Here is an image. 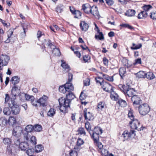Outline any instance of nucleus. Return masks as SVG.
Here are the masks:
<instances>
[{"label":"nucleus","instance_id":"de8ad7c7","mask_svg":"<svg viewBox=\"0 0 156 156\" xmlns=\"http://www.w3.org/2000/svg\"><path fill=\"white\" fill-rule=\"evenodd\" d=\"M3 112L4 114L7 115H9L11 113L9 108L8 107L5 108H4Z\"/></svg>","mask_w":156,"mask_h":156},{"label":"nucleus","instance_id":"49530a36","mask_svg":"<svg viewBox=\"0 0 156 156\" xmlns=\"http://www.w3.org/2000/svg\"><path fill=\"white\" fill-rule=\"evenodd\" d=\"M41 129L42 127L40 125L37 124L34 126V130L35 131L40 132Z\"/></svg>","mask_w":156,"mask_h":156},{"label":"nucleus","instance_id":"f257e3e1","mask_svg":"<svg viewBox=\"0 0 156 156\" xmlns=\"http://www.w3.org/2000/svg\"><path fill=\"white\" fill-rule=\"evenodd\" d=\"M102 129L100 128H95L94 131L91 132V136L94 141V143L97 142L99 140V133L101 134L102 133Z\"/></svg>","mask_w":156,"mask_h":156},{"label":"nucleus","instance_id":"4468645a","mask_svg":"<svg viewBox=\"0 0 156 156\" xmlns=\"http://www.w3.org/2000/svg\"><path fill=\"white\" fill-rule=\"evenodd\" d=\"M90 13L94 16H97L98 18L100 16L97 7L96 6L94 5L91 7Z\"/></svg>","mask_w":156,"mask_h":156},{"label":"nucleus","instance_id":"a18cd8bd","mask_svg":"<svg viewBox=\"0 0 156 156\" xmlns=\"http://www.w3.org/2000/svg\"><path fill=\"white\" fill-rule=\"evenodd\" d=\"M99 152L103 156H104L108 154V151L107 149L104 148L100 151Z\"/></svg>","mask_w":156,"mask_h":156},{"label":"nucleus","instance_id":"2f4dec72","mask_svg":"<svg viewBox=\"0 0 156 156\" xmlns=\"http://www.w3.org/2000/svg\"><path fill=\"white\" fill-rule=\"evenodd\" d=\"M34 130V126L32 125H27L25 129V131L28 133H31Z\"/></svg>","mask_w":156,"mask_h":156},{"label":"nucleus","instance_id":"6e6d98bb","mask_svg":"<svg viewBox=\"0 0 156 156\" xmlns=\"http://www.w3.org/2000/svg\"><path fill=\"white\" fill-rule=\"evenodd\" d=\"M128 116L131 119V121L136 119L134 118V116L133 114V111L131 110L129 111V113L128 114Z\"/></svg>","mask_w":156,"mask_h":156},{"label":"nucleus","instance_id":"0e129e2a","mask_svg":"<svg viewBox=\"0 0 156 156\" xmlns=\"http://www.w3.org/2000/svg\"><path fill=\"white\" fill-rule=\"evenodd\" d=\"M150 18L153 20H156V12H153L150 13Z\"/></svg>","mask_w":156,"mask_h":156},{"label":"nucleus","instance_id":"f03ea898","mask_svg":"<svg viewBox=\"0 0 156 156\" xmlns=\"http://www.w3.org/2000/svg\"><path fill=\"white\" fill-rule=\"evenodd\" d=\"M10 59L9 57L6 55H2L0 57V70H2L3 67L7 65Z\"/></svg>","mask_w":156,"mask_h":156},{"label":"nucleus","instance_id":"bf43d9fd","mask_svg":"<svg viewBox=\"0 0 156 156\" xmlns=\"http://www.w3.org/2000/svg\"><path fill=\"white\" fill-rule=\"evenodd\" d=\"M22 26L23 30L24 33L25 34L26 32L28 31V28L29 26L28 24H22Z\"/></svg>","mask_w":156,"mask_h":156},{"label":"nucleus","instance_id":"e2e57ef3","mask_svg":"<svg viewBox=\"0 0 156 156\" xmlns=\"http://www.w3.org/2000/svg\"><path fill=\"white\" fill-rule=\"evenodd\" d=\"M34 152V150L33 148L28 149L26 151L27 154L29 156H31L33 155V154Z\"/></svg>","mask_w":156,"mask_h":156},{"label":"nucleus","instance_id":"2eb2a0df","mask_svg":"<svg viewBox=\"0 0 156 156\" xmlns=\"http://www.w3.org/2000/svg\"><path fill=\"white\" fill-rule=\"evenodd\" d=\"M91 7L90 5L88 4H83L82 7V10L87 14L90 13L91 10Z\"/></svg>","mask_w":156,"mask_h":156},{"label":"nucleus","instance_id":"aec40b11","mask_svg":"<svg viewBox=\"0 0 156 156\" xmlns=\"http://www.w3.org/2000/svg\"><path fill=\"white\" fill-rule=\"evenodd\" d=\"M11 92L12 94L14 97H16L17 94L19 93L20 90L18 89L16 85H15L12 88Z\"/></svg>","mask_w":156,"mask_h":156},{"label":"nucleus","instance_id":"c85d7f7f","mask_svg":"<svg viewBox=\"0 0 156 156\" xmlns=\"http://www.w3.org/2000/svg\"><path fill=\"white\" fill-rule=\"evenodd\" d=\"M8 122L9 125H12L16 122V119L14 117L10 116L9 117Z\"/></svg>","mask_w":156,"mask_h":156},{"label":"nucleus","instance_id":"0eeeda50","mask_svg":"<svg viewBox=\"0 0 156 156\" xmlns=\"http://www.w3.org/2000/svg\"><path fill=\"white\" fill-rule=\"evenodd\" d=\"M83 115L85 119L87 121H92L94 119L92 114L88 111L87 109L85 108L83 110Z\"/></svg>","mask_w":156,"mask_h":156},{"label":"nucleus","instance_id":"4c0bfd02","mask_svg":"<svg viewBox=\"0 0 156 156\" xmlns=\"http://www.w3.org/2000/svg\"><path fill=\"white\" fill-rule=\"evenodd\" d=\"M52 53L55 56H59L61 53L59 50L56 48H54L52 51Z\"/></svg>","mask_w":156,"mask_h":156},{"label":"nucleus","instance_id":"3c124183","mask_svg":"<svg viewBox=\"0 0 156 156\" xmlns=\"http://www.w3.org/2000/svg\"><path fill=\"white\" fill-rule=\"evenodd\" d=\"M95 80L97 83H99L102 86L103 85V83L104 82L102 78L100 77L96 78Z\"/></svg>","mask_w":156,"mask_h":156},{"label":"nucleus","instance_id":"dca6fc26","mask_svg":"<svg viewBox=\"0 0 156 156\" xmlns=\"http://www.w3.org/2000/svg\"><path fill=\"white\" fill-rule=\"evenodd\" d=\"M80 28L83 31H86L89 27L88 24L85 21H81L80 24Z\"/></svg>","mask_w":156,"mask_h":156},{"label":"nucleus","instance_id":"864d4df0","mask_svg":"<svg viewBox=\"0 0 156 156\" xmlns=\"http://www.w3.org/2000/svg\"><path fill=\"white\" fill-rule=\"evenodd\" d=\"M3 141L5 144L9 145L10 144L11 142V139L8 138H4L3 139Z\"/></svg>","mask_w":156,"mask_h":156},{"label":"nucleus","instance_id":"473e14b6","mask_svg":"<svg viewBox=\"0 0 156 156\" xmlns=\"http://www.w3.org/2000/svg\"><path fill=\"white\" fill-rule=\"evenodd\" d=\"M119 73L120 76L122 79L124 75L126 73V71L125 68H121L119 70Z\"/></svg>","mask_w":156,"mask_h":156},{"label":"nucleus","instance_id":"b1692460","mask_svg":"<svg viewBox=\"0 0 156 156\" xmlns=\"http://www.w3.org/2000/svg\"><path fill=\"white\" fill-rule=\"evenodd\" d=\"M118 94L115 93L113 90L111 92L110 97L112 100L117 101L118 99Z\"/></svg>","mask_w":156,"mask_h":156},{"label":"nucleus","instance_id":"ea45409f","mask_svg":"<svg viewBox=\"0 0 156 156\" xmlns=\"http://www.w3.org/2000/svg\"><path fill=\"white\" fill-rule=\"evenodd\" d=\"M133 47H131V49L133 50L139 49L142 46V45L141 44H139L138 45H136L134 43H133Z\"/></svg>","mask_w":156,"mask_h":156},{"label":"nucleus","instance_id":"6ab92c4d","mask_svg":"<svg viewBox=\"0 0 156 156\" xmlns=\"http://www.w3.org/2000/svg\"><path fill=\"white\" fill-rule=\"evenodd\" d=\"M65 86L66 87V89L67 90V92H68L69 93L74 90V87L73 85L71 83H70V82H67L65 84Z\"/></svg>","mask_w":156,"mask_h":156},{"label":"nucleus","instance_id":"9d476101","mask_svg":"<svg viewBox=\"0 0 156 156\" xmlns=\"http://www.w3.org/2000/svg\"><path fill=\"white\" fill-rule=\"evenodd\" d=\"M58 101L59 105H65V106L69 107L71 101L66 98H63L62 97L61 98L59 99Z\"/></svg>","mask_w":156,"mask_h":156},{"label":"nucleus","instance_id":"37998d69","mask_svg":"<svg viewBox=\"0 0 156 156\" xmlns=\"http://www.w3.org/2000/svg\"><path fill=\"white\" fill-rule=\"evenodd\" d=\"M128 86H126L124 85H119V87L120 89V90L125 94V91L127 89Z\"/></svg>","mask_w":156,"mask_h":156},{"label":"nucleus","instance_id":"cd10ccee","mask_svg":"<svg viewBox=\"0 0 156 156\" xmlns=\"http://www.w3.org/2000/svg\"><path fill=\"white\" fill-rule=\"evenodd\" d=\"M75 96L72 92H69L66 95V98L71 101L75 98Z\"/></svg>","mask_w":156,"mask_h":156},{"label":"nucleus","instance_id":"f3484780","mask_svg":"<svg viewBox=\"0 0 156 156\" xmlns=\"http://www.w3.org/2000/svg\"><path fill=\"white\" fill-rule=\"evenodd\" d=\"M7 33L8 38L5 40V42L6 43H9L11 41L12 38V37H11V36L13 34V29H10L7 32Z\"/></svg>","mask_w":156,"mask_h":156},{"label":"nucleus","instance_id":"a19ab883","mask_svg":"<svg viewBox=\"0 0 156 156\" xmlns=\"http://www.w3.org/2000/svg\"><path fill=\"white\" fill-rule=\"evenodd\" d=\"M118 103L119 105L122 107H125L127 105V103L126 101L122 99H119Z\"/></svg>","mask_w":156,"mask_h":156},{"label":"nucleus","instance_id":"72a5a7b5","mask_svg":"<svg viewBox=\"0 0 156 156\" xmlns=\"http://www.w3.org/2000/svg\"><path fill=\"white\" fill-rule=\"evenodd\" d=\"M85 127L87 131L91 135V132H92L93 131L91 130V127L89 122L85 123Z\"/></svg>","mask_w":156,"mask_h":156},{"label":"nucleus","instance_id":"423d86ee","mask_svg":"<svg viewBox=\"0 0 156 156\" xmlns=\"http://www.w3.org/2000/svg\"><path fill=\"white\" fill-rule=\"evenodd\" d=\"M10 107L11 112L12 114L16 115L18 114L20 111V108L19 106L16 104L15 102H13L12 106H9Z\"/></svg>","mask_w":156,"mask_h":156},{"label":"nucleus","instance_id":"f8f14e48","mask_svg":"<svg viewBox=\"0 0 156 156\" xmlns=\"http://www.w3.org/2000/svg\"><path fill=\"white\" fill-rule=\"evenodd\" d=\"M132 101L133 102V105L135 106L139 105L141 101L140 98L137 95H134L131 98Z\"/></svg>","mask_w":156,"mask_h":156},{"label":"nucleus","instance_id":"bb28decb","mask_svg":"<svg viewBox=\"0 0 156 156\" xmlns=\"http://www.w3.org/2000/svg\"><path fill=\"white\" fill-rule=\"evenodd\" d=\"M44 149V147L41 145H37L35 146V150L37 153L41 151Z\"/></svg>","mask_w":156,"mask_h":156},{"label":"nucleus","instance_id":"13d9d810","mask_svg":"<svg viewBox=\"0 0 156 156\" xmlns=\"http://www.w3.org/2000/svg\"><path fill=\"white\" fill-rule=\"evenodd\" d=\"M73 14L75 15V18L79 19L80 18L82 15L80 12L79 10H76Z\"/></svg>","mask_w":156,"mask_h":156},{"label":"nucleus","instance_id":"a878e982","mask_svg":"<svg viewBox=\"0 0 156 156\" xmlns=\"http://www.w3.org/2000/svg\"><path fill=\"white\" fill-rule=\"evenodd\" d=\"M147 16L146 12L142 11L138 14L137 17L139 19H143L146 18Z\"/></svg>","mask_w":156,"mask_h":156},{"label":"nucleus","instance_id":"680f3d73","mask_svg":"<svg viewBox=\"0 0 156 156\" xmlns=\"http://www.w3.org/2000/svg\"><path fill=\"white\" fill-rule=\"evenodd\" d=\"M60 106L59 109L61 112L63 113H66V108H68L66 106H65V105H60Z\"/></svg>","mask_w":156,"mask_h":156},{"label":"nucleus","instance_id":"79ce46f5","mask_svg":"<svg viewBox=\"0 0 156 156\" xmlns=\"http://www.w3.org/2000/svg\"><path fill=\"white\" fill-rule=\"evenodd\" d=\"M45 44H46V45H47L48 47L50 48H51L52 46L55 47L51 43V41L49 40H48L47 41H45V42H44L43 44V45L44 44V45Z\"/></svg>","mask_w":156,"mask_h":156},{"label":"nucleus","instance_id":"338daca9","mask_svg":"<svg viewBox=\"0 0 156 156\" xmlns=\"http://www.w3.org/2000/svg\"><path fill=\"white\" fill-rule=\"evenodd\" d=\"M24 138L27 140H28L30 136L29 133L26 132L23 134Z\"/></svg>","mask_w":156,"mask_h":156},{"label":"nucleus","instance_id":"5fc2aeb1","mask_svg":"<svg viewBox=\"0 0 156 156\" xmlns=\"http://www.w3.org/2000/svg\"><path fill=\"white\" fill-rule=\"evenodd\" d=\"M95 38L96 39H99L100 40H102L104 39V37L102 32L98 34V35H95Z\"/></svg>","mask_w":156,"mask_h":156},{"label":"nucleus","instance_id":"e433bc0d","mask_svg":"<svg viewBox=\"0 0 156 156\" xmlns=\"http://www.w3.org/2000/svg\"><path fill=\"white\" fill-rule=\"evenodd\" d=\"M146 73L142 71H140L136 74L137 77L140 78H144L145 77Z\"/></svg>","mask_w":156,"mask_h":156},{"label":"nucleus","instance_id":"09e8293b","mask_svg":"<svg viewBox=\"0 0 156 156\" xmlns=\"http://www.w3.org/2000/svg\"><path fill=\"white\" fill-rule=\"evenodd\" d=\"M83 141L81 138H79L77 140L76 144L75 146H77L79 148H80L79 147L83 144Z\"/></svg>","mask_w":156,"mask_h":156},{"label":"nucleus","instance_id":"7c9ffc66","mask_svg":"<svg viewBox=\"0 0 156 156\" xmlns=\"http://www.w3.org/2000/svg\"><path fill=\"white\" fill-rule=\"evenodd\" d=\"M145 77L148 79L152 80L154 78L155 76L152 72H149L146 73Z\"/></svg>","mask_w":156,"mask_h":156},{"label":"nucleus","instance_id":"58836bf2","mask_svg":"<svg viewBox=\"0 0 156 156\" xmlns=\"http://www.w3.org/2000/svg\"><path fill=\"white\" fill-rule=\"evenodd\" d=\"M25 96L26 100L29 101H30V102L34 99V97L32 95H30L26 94H25Z\"/></svg>","mask_w":156,"mask_h":156},{"label":"nucleus","instance_id":"f704fd0d","mask_svg":"<svg viewBox=\"0 0 156 156\" xmlns=\"http://www.w3.org/2000/svg\"><path fill=\"white\" fill-rule=\"evenodd\" d=\"M64 6L62 4H59L56 7V11L57 12H61L64 8Z\"/></svg>","mask_w":156,"mask_h":156},{"label":"nucleus","instance_id":"6e6552de","mask_svg":"<svg viewBox=\"0 0 156 156\" xmlns=\"http://www.w3.org/2000/svg\"><path fill=\"white\" fill-rule=\"evenodd\" d=\"M48 97L47 96L44 95L37 100L38 103L43 107L46 106L48 104Z\"/></svg>","mask_w":156,"mask_h":156},{"label":"nucleus","instance_id":"603ef678","mask_svg":"<svg viewBox=\"0 0 156 156\" xmlns=\"http://www.w3.org/2000/svg\"><path fill=\"white\" fill-rule=\"evenodd\" d=\"M59 91L62 93H65L67 92V90L66 89L65 85L64 86H60L59 88Z\"/></svg>","mask_w":156,"mask_h":156},{"label":"nucleus","instance_id":"69168bd1","mask_svg":"<svg viewBox=\"0 0 156 156\" xmlns=\"http://www.w3.org/2000/svg\"><path fill=\"white\" fill-rule=\"evenodd\" d=\"M97 144V146L98 148V151H99L101 150L102 149L104 148V147H103V146L102 144L101 143L99 142H97L96 143Z\"/></svg>","mask_w":156,"mask_h":156},{"label":"nucleus","instance_id":"7ed1b4c3","mask_svg":"<svg viewBox=\"0 0 156 156\" xmlns=\"http://www.w3.org/2000/svg\"><path fill=\"white\" fill-rule=\"evenodd\" d=\"M129 123L131 125V128L133 129H136L138 131L143 130L142 125L140 124V122L136 119L131 121Z\"/></svg>","mask_w":156,"mask_h":156},{"label":"nucleus","instance_id":"5701e85b","mask_svg":"<svg viewBox=\"0 0 156 156\" xmlns=\"http://www.w3.org/2000/svg\"><path fill=\"white\" fill-rule=\"evenodd\" d=\"M61 66L62 67L65 69L67 71H69L70 70V67L69 66L67 65L66 62L64 60H62Z\"/></svg>","mask_w":156,"mask_h":156},{"label":"nucleus","instance_id":"412c9836","mask_svg":"<svg viewBox=\"0 0 156 156\" xmlns=\"http://www.w3.org/2000/svg\"><path fill=\"white\" fill-rule=\"evenodd\" d=\"M136 13L135 11L134 10L129 9L126 12L125 15L129 17H131L134 16Z\"/></svg>","mask_w":156,"mask_h":156},{"label":"nucleus","instance_id":"c9c22d12","mask_svg":"<svg viewBox=\"0 0 156 156\" xmlns=\"http://www.w3.org/2000/svg\"><path fill=\"white\" fill-rule=\"evenodd\" d=\"M105 106V103L103 102H99L97 105V108L98 110H102L104 108Z\"/></svg>","mask_w":156,"mask_h":156},{"label":"nucleus","instance_id":"393cba45","mask_svg":"<svg viewBox=\"0 0 156 156\" xmlns=\"http://www.w3.org/2000/svg\"><path fill=\"white\" fill-rule=\"evenodd\" d=\"M56 110L55 109L52 108L48 111L47 113V115L51 117L54 116L55 114Z\"/></svg>","mask_w":156,"mask_h":156},{"label":"nucleus","instance_id":"20e7f679","mask_svg":"<svg viewBox=\"0 0 156 156\" xmlns=\"http://www.w3.org/2000/svg\"><path fill=\"white\" fill-rule=\"evenodd\" d=\"M140 113L142 115H145L150 111V108L147 104H143L139 107Z\"/></svg>","mask_w":156,"mask_h":156},{"label":"nucleus","instance_id":"ddd939ff","mask_svg":"<svg viewBox=\"0 0 156 156\" xmlns=\"http://www.w3.org/2000/svg\"><path fill=\"white\" fill-rule=\"evenodd\" d=\"M135 90L129 86L125 91V94H126L129 97H132L134 95H135Z\"/></svg>","mask_w":156,"mask_h":156},{"label":"nucleus","instance_id":"4be33fe9","mask_svg":"<svg viewBox=\"0 0 156 156\" xmlns=\"http://www.w3.org/2000/svg\"><path fill=\"white\" fill-rule=\"evenodd\" d=\"M152 8V7L151 5H145L143 7V8L144 10V11H143L146 12L147 15H148V12Z\"/></svg>","mask_w":156,"mask_h":156},{"label":"nucleus","instance_id":"c03bdc74","mask_svg":"<svg viewBox=\"0 0 156 156\" xmlns=\"http://www.w3.org/2000/svg\"><path fill=\"white\" fill-rule=\"evenodd\" d=\"M103 76L104 78L105 79L109 81H113V76H109L106 74H103Z\"/></svg>","mask_w":156,"mask_h":156},{"label":"nucleus","instance_id":"052dcab7","mask_svg":"<svg viewBox=\"0 0 156 156\" xmlns=\"http://www.w3.org/2000/svg\"><path fill=\"white\" fill-rule=\"evenodd\" d=\"M0 123L2 124V126H3L6 124L7 120L6 119L1 118L0 119Z\"/></svg>","mask_w":156,"mask_h":156},{"label":"nucleus","instance_id":"39448f33","mask_svg":"<svg viewBox=\"0 0 156 156\" xmlns=\"http://www.w3.org/2000/svg\"><path fill=\"white\" fill-rule=\"evenodd\" d=\"M23 129L20 126H17L14 128L12 131V135L16 137L21 136L22 133Z\"/></svg>","mask_w":156,"mask_h":156},{"label":"nucleus","instance_id":"a211bd4d","mask_svg":"<svg viewBox=\"0 0 156 156\" xmlns=\"http://www.w3.org/2000/svg\"><path fill=\"white\" fill-rule=\"evenodd\" d=\"M80 149L77 146H75L73 148V150H71L69 152V155L70 156H77V151Z\"/></svg>","mask_w":156,"mask_h":156},{"label":"nucleus","instance_id":"c756f323","mask_svg":"<svg viewBox=\"0 0 156 156\" xmlns=\"http://www.w3.org/2000/svg\"><path fill=\"white\" fill-rule=\"evenodd\" d=\"M11 81L12 82V83L15 85L19 82L20 81V79L17 76H15L13 77L12 78Z\"/></svg>","mask_w":156,"mask_h":156},{"label":"nucleus","instance_id":"9b49d317","mask_svg":"<svg viewBox=\"0 0 156 156\" xmlns=\"http://www.w3.org/2000/svg\"><path fill=\"white\" fill-rule=\"evenodd\" d=\"M17 145L19 144V147L22 150H26L28 147V144L26 142H23L20 143V140L18 139L16 142Z\"/></svg>","mask_w":156,"mask_h":156},{"label":"nucleus","instance_id":"774afa93","mask_svg":"<svg viewBox=\"0 0 156 156\" xmlns=\"http://www.w3.org/2000/svg\"><path fill=\"white\" fill-rule=\"evenodd\" d=\"M90 58L88 55H86L83 57V60L85 62H88Z\"/></svg>","mask_w":156,"mask_h":156},{"label":"nucleus","instance_id":"4d7b16f0","mask_svg":"<svg viewBox=\"0 0 156 156\" xmlns=\"http://www.w3.org/2000/svg\"><path fill=\"white\" fill-rule=\"evenodd\" d=\"M30 141L31 143L33 145H35L37 144V140L35 136H32L30 138Z\"/></svg>","mask_w":156,"mask_h":156},{"label":"nucleus","instance_id":"1a4fd4ad","mask_svg":"<svg viewBox=\"0 0 156 156\" xmlns=\"http://www.w3.org/2000/svg\"><path fill=\"white\" fill-rule=\"evenodd\" d=\"M102 87L103 89L107 92H111L113 91V87L109 83L106 82H103Z\"/></svg>","mask_w":156,"mask_h":156},{"label":"nucleus","instance_id":"8fccbe9b","mask_svg":"<svg viewBox=\"0 0 156 156\" xmlns=\"http://www.w3.org/2000/svg\"><path fill=\"white\" fill-rule=\"evenodd\" d=\"M122 136L126 140L128 139V138L130 136V134L128 131H125L122 133Z\"/></svg>","mask_w":156,"mask_h":156}]
</instances>
